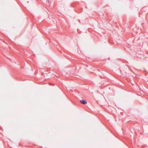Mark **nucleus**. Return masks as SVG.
I'll use <instances>...</instances> for the list:
<instances>
[{"label":"nucleus","mask_w":148,"mask_h":148,"mask_svg":"<svg viewBox=\"0 0 148 148\" xmlns=\"http://www.w3.org/2000/svg\"><path fill=\"white\" fill-rule=\"evenodd\" d=\"M80 102L84 104H85L87 103V101L85 100H80Z\"/></svg>","instance_id":"f257e3e1"}]
</instances>
